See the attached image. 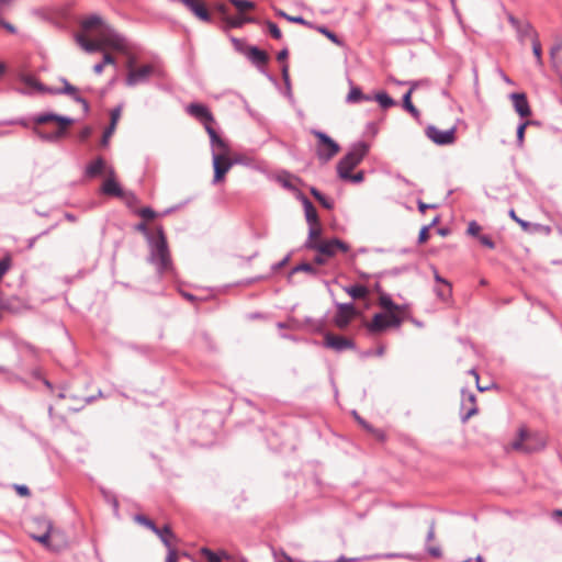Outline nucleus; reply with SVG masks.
I'll use <instances>...</instances> for the list:
<instances>
[{"label": "nucleus", "mask_w": 562, "mask_h": 562, "mask_svg": "<svg viewBox=\"0 0 562 562\" xmlns=\"http://www.w3.org/2000/svg\"><path fill=\"white\" fill-rule=\"evenodd\" d=\"M149 256L148 261L155 266L159 274L167 273L172 270V261L167 244V239L161 226L157 227V238L150 239L148 243Z\"/></svg>", "instance_id": "nucleus-1"}, {"label": "nucleus", "mask_w": 562, "mask_h": 562, "mask_svg": "<svg viewBox=\"0 0 562 562\" xmlns=\"http://www.w3.org/2000/svg\"><path fill=\"white\" fill-rule=\"evenodd\" d=\"M33 122L36 125L46 124L49 122L57 123L58 127L54 132H44L37 126L33 127V133L37 135L42 140L57 142L66 135L67 128L72 124L74 120L68 116H63L55 113H40L33 117Z\"/></svg>", "instance_id": "nucleus-2"}, {"label": "nucleus", "mask_w": 562, "mask_h": 562, "mask_svg": "<svg viewBox=\"0 0 562 562\" xmlns=\"http://www.w3.org/2000/svg\"><path fill=\"white\" fill-rule=\"evenodd\" d=\"M127 75L125 83L127 87H135L138 85L147 83L153 76L159 75V68L156 64H146L136 66V58L130 56L126 61Z\"/></svg>", "instance_id": "nucleus-3"}, {"label": "nucleus", "mask_w": 562, "mask_h": 562, "mask_svg": "<svg viewBox=\"0 0 562 562\" xmlns=\"http://www.w3.org/2000/svg\"><path fill=\"white\" fill-rule=\"evenodd\" d=\"M369 153V145L364 142L355 143L348 153L337 164L339 177L347 176V171H352Z\"/></svg>", "instance_id": "nucleus-4"}, {"label": "nucleus", "mask_w": 562, "mask_h": 562, "mask_svg": "<svg viewBox=\"0 0 562 562\" xmlns=\"http://www.w3.org/2000/svg\"><path fill=\"white\" fill-rule=\"evenodd\" d=\"M97 37L102 45V48H112L115 50H124L126 48V40L121 34H119L113 27L109 24L102 25L99 32L97 33Z\"/></svg>", "instance_id": "nucleus-5"}, {"label": "nucleus", "mask_w": 562, "mask_h": 562, "mask_svg": "<svg viewBox=\"0 0 562 562\" xmlns=\"http://www.w3.org/2000/svg\"><path fill=\"white\" fill-rule=\"evenodd\" d=\"M313 134L318 139L316 155L322 162H328L336 156L340 149L339 145L330 138L326 133L321 131H313Z\"/></svg>", "instance_id": "nucleus-6"}, {"label": "nucleus", "mask_w": 562, "mask_h": 562, "mask_svg": "<svg viewBox=\"0 0 562 562\" xmlns=\"http://www.w3.org/2000/svg\"><path fill=\"white\" fill-rule=\"evenodd\" d=\"M402 319L395 313H376L367 328L372 334L382 333L390 327H400Z\"/></svg>", "instance_id": "nucleus-7"}, {"label": "nucleus", "mask_w": 562, "mask_h": 562, "mask_svg": "<svg viewBox=\"0 0 562 562\" xmlns=\"http://www.w3.org/2000/svg\"><path fill=\"white\" fill-rule=\"evenodd\" d=\"M544 445L542 438L535 437L528 434L527 430L520 429L519 437L513 441L512 447L515 450L530 453L542 449Z\"/></svg>", "instance_id": "nucleus-8"}, {"label": "nucleus", "mask_w": 562, "mask_h": 562, "mask_svg": "<svg viewBox=\"0 0 562 562\" xmlns=\"http://www.w3.org/2000/svg\"><path fill=\"white\" fill-rule=\"evenodd\" d=\"M507 20L509 24L515 29L517 38L520 43H524L527 38H530L532 42L539 36L538 32L535 30L530 22L520 21L512 13H507Z\"/></svg>", "instance_id": "nucleus-9"}, {"label": "nucleus", "mask_w": 562, "mask_h": 562, "mask_svg": "<svg viewBox=\"0 0 562 562\" xmlns=\"http://www.w3.org/2000/svg\"><path fill=\"white\" fill-rule=\"evenodd\" d=\"M426 135L437 145H450L456 139V128L451 127L446 131H441L434 125H429L426 128Z\"/></svg>", "instance_id": "nucleus-10"}, {"label": "nucleus", "mask_w": 562, "mask_h": 562, "mask_svg": "<svg viewBox=\"0 0 562 562\" xmlns=\"http://www.w3.org/2000/svg\"><path fill=\"white\" fill-rule=\"evenodd\" d=\"M212 158H213V168H214L213 182L217 183L224 179L225 175L232 168L233 162L226 156V153H213Z\"/></svg>", "instance_id": "nucleus-11"}, {"label": "nucleus", "mask_w": 562, "mask_h": 562, "mask_svg": "<svg viewBox=\"0 0 562 562\" xmlns=\"http://www.w3.org/2000/svg\"><path fill=\"white\" fill-rule=\"evenodd\" d=\"M337 313L334 317L335 325L344 329L356 315V308L352 303H336Z\"/></svg>", "instance_id": "nucleus-12"}, {"label": "nucleus", "mask_w": 562, "mask_h": 562, "mask_svg": "<svg viewBox=\"0 0 562 562\" xmlns=\"http://www.w3.org/2000/svg\"><path fill=\"white\" fill-rule=\"evenodd\" d=\"M314 250L329 258L335 256L338 251L347 252L349 250V246L342 240L334 238L330 240L319 241Z\"/></svg>", "instance_id": "nucleus-13"}, {"label": "nucleus", "mask_w": 562, "mask_h": 562, "mask_svg": "<svg viewBox=\"0 0 562 562\" xmlns=\"http://www.w3.org/2000/svg\"><path fill=\"white\" fill-rule=\"evenodd\" d=\"M187 112L200 121L204 127H206V124L211 125L214 122L213 114L204 104L191 103L187 106Z\"/></svg>", "instance_id": "nucleus-14"}, {"label": "nucleus", "mask_w": 562, "mask_h": 562, "mask_svg": "<svg viewBox=\"0 0 562 562\" xmlns=\"http://www.w3.org/2000/svg\"><path fill=\"white\" fill-rule=\"evenodd\" d=\"M324 346L338 352L355 348V344L351 339L333 334L325 335Z\"/></svg>", "instance_id": "nucleus-15"}, {"label": "nucleus", "mask_w": 562, "mask_h": 562, "mask_svg": "<svg viewBox=\"0 0 562 562\" xmlns=\"http://www.w3.org/2000/svg\"><path fill=\"white\" fill-rule=\"evenodd\" d=\"M103 172H106L108 176H114V169L112 167H108L105 160L102 157L95 158L93 161L87 165L85 169V175L88 178L99 177Z\"/></svg>", "instance_id": "nucleus-16"}, {"label": "nucleus", "mask_w": 562, "mask_h": 562, "mask_svg": "<svg viewBox=\"0 0 562 562\" xmlns=\"http://www.w3.org/2000/svg\"><path fill=\"white\" fill-rule=\"evenodd\" d=\"M184 4L196 18L203 22H211L212 16L207 11L206 7L198 0H179Z\"/></svg>", "instance_id": "nucleus-17"}, {"label": "nucleus", "mask_w": 562, "mask_h": 562, "mask_svg": "<svg viewBox=\"0 0 562 562\" xmlns=\"http://www.w3.org/2000/svg\"><path fill=\"white\" fill-rule=\"evenodd\" d=\"M64 88L63 89H48L49 93H65L70 95L76 102L82 104L83 110L87 112L89 110V104L87 100H85L78 92V89L70 85L66 79H63Z\"/></svg>", "instance_id": "nucleus-18"}, {"label": "nucleus", "mask_w": 562, "mask_h": 562, "mask_svg": "<svg viewBox=\"0 0 562 562\" xmlns=\"http://www.w3.org/2000/svg\"><path fill=\"white\" fill-rule=\"evenodd\" d=\"M510 100L513 101L515 111L521 117H528L531 115V110L525 93L514 92L510 94Z\"/></svg>", "instance_id": "nucleus-19"}, {"label": "nucleus", "mask_w": 562, "mask_h": 562, "mask_svg": "<svg viewBox=\"0 0 562 562\" xmlns=\"http://www.w3.org/2000/svg\"><path fill=\"white\" fill-rule=\"evenodd\" d=\"M205 131L210 136L212 154L213 153H226L227 146H226L225 142L216 133V131L212 127V124L211 125L206 124Z\"/></svg>", "instance_id": "nucleus-20"}, {"label": "nucleus", "mask_w": 562, "mask_h": 562, "mask_svg": "<svg viewBox=\"0 0 562 562\" xmlns=\"http://www.w3.org/2000/svg\"><path fill=\"white\" fill-rule=\"evenodd\" d=\"M76 41L80 45V47L85 49L87 53H95L103 50L98 37H95V40H88L86 35L78 34L76 36Z\"/></svg>", "instance_id": "nucleus-21"}, {"label": "nucleus", "mask_w": 562, "mask_h": 562, "mask_svg": "<svg viewBox=\"0 0 562 562\" xmlns=\"http://www.w3.org/2000/svg\"><path fill=\"white\" fill-rule=\"evenodd\" d=\"M80 25H81L82 31L86 33H89L93 30H95L98 33L99 30L101 29V26L105 25V23L103 22V20L100 15L91 14V15L85 18L81 21Z\"/></svg>", "instance_id": "nucleus-22"}, {"label": "nucleus", "mask_w": 562, "mask_h": 562, "mask_svg": "<svg viewBox=\"0 0 562 562\" xmlns=\"http://www.w3.org/2000/svg\"><path fill=\"white\" fill-rule=\"evenodd\" d=\"M246 56L257 67L265 66L268 61L267 53L256 46H250L246 53Z\"/></svg>", "instance_id": "nucleus-23"}, {"label": "nucleus", "mask_w": 562, "mask_h": 562, "mask_svg": "<svg viewBox=\"0 0 562 562\" xmlns=\"http://www.w3.org/2000/svg\"><path fill=\"white\" fill-rule=\"evenodd\" d=\"M322 234L321 224H308V237L304 244L305 248L314 249L318 245V238Z\"/></svg>", "instance_id": "nucleus-24"}, {"label": "nucleus", "mask_w": 562, "mask_h": 562, "mask_svg": "<svg viewBox=\"0 0 562 562\" xmlns=\"http://www.w3.org/2000/svg\"><path fill=\"white\" fill-rule=\"evenodd\" d=\"M302 204H303V207H304V213H305V218H306L307 224H317V223H319L318 214H317V211H316L315 206L304 195L302 196Z\"/></svg>", "instance_id": "nucleus-25"}, {"label": "nucleus", "mask_w": 562, "mask_h": 562, "mask_svg": "<svg viewBox=\"0 0 562 562\" xmlns=\"http://www.w3.org/2000/svg\"><path fill=\"white\" fill-rule=\"evenodd\" d=\"M102 192L113 196H122L123 194V191L120 184L115 181L114 176H109V178L103 182Z\"/></svg>", "instance_id": "nucleus-26"}, {"label": "nucleus", "mask_w": 562, "mask_h": 562, "mask_svg": "<svg viewBox=\"0 0 562 562\" xmlns=\"http://www.w3.org/2000/svg\"><path fill=\"white\" fill-rule=\"evenodd\" d=\"M362 101H372V97L362 93L361 89L356 86H351L349 93L346 97V102L353 104Z\"/></svg>", "instance_id": "nucleus-27"}, {"label": "nucleus", "mask_w": 562, "mask_h": 562, "mask_svg": "<svg viewBox=\"0 0 562 562\" xmlns=\"http://www.w3.org/2000/svg\"><path fill=\"white\" fill-rule=\"evenodd\" d=\"M158 538L161 540V542L165 544L167 549H172L173 543L172 540L176 539L175 533L170 529L169 526H164L162 528L158 527V533H156Z\"/></svg>", "instance_id": "nucleus-28"}, {"label": "nucleus", "mask_w": 562, "mask_h": 562, "mask_svg": "<svg viewBox=\"0 0 562 562\" xmlns=\"http://www.w3.org/2000/svg\"><path fill=\"white\" fill-rule=\"evenodd\" d=\"M344 291L353 300L366 299L369 294L368 288L360 284L344 286Z\"/></svg>", "instance_id": "nucleus-29"}, {"label": "nucleus", "mask_w": 562, "mask_h": 562, "mask_svg": "<svg viewBox=\"0 0 562 562\" xmlns=\"http://www.w3.org/2000/svg\"><path fill=\"white\" fill-rule=\"evenodd\" d=\"M372 100H375L382 109H389L395 105V101L386 92H378Z\"/></svg>", "instance_id": "nucleus-30"}, {"label": "nucleus", "mask_w": 562, "mask_h": 562, "mask_svg": "<svg viewBox=\"0 0 562 562\" xmlns=\"http://www.w3.org/2000/svg\"><path fill=\"white\" fill-rule=\"evenodd\" d=\"M412 90H408L404 95H403V108L408 111L415 119H418L420 113L419 111L416 109V106L412 103Z\"/></svg>", "instance_id": "nucleus-31"}, {"label": "nucleus", "mask_w": 562, "mask_h": 562, "mask_svg": "<svg viewBox=\"0 0 562 562\" xmlns=\"http://www.w3.org/2000/svg\"><path fill=\"white\" fill-rule=\"evenodd\" d=\"M379 304L381 307L385 308L386 311H389L390 313H395L397 311H400V306L396 305L390 295L387 294H381L380 299H379Z\"/></svg>", "instance_id": "nucleus-32"}, {"label": "nucleus", "mask_w": 562, "mask_h": 562, "mask_svg": "<svg viewBox=\"0 0 562 562\" xmlns=\"http://www.w3.org/2000/svg\"><path fill=\"white\" fill-rule=\"evenodd\" d=\"M21 80L29 89L37 90L41 92H48L47 88H45L41 82L31 76H23Z\"/></svg>", "instance_id": "nucleus-33"}, {"label": "nucleus", "mask_w": 562, "mask_h": 562, "mask_svg": "<svg viewBox=\"0 0 562 562\" xmlns=\"http://www.w3.org/2000/svg\"><path fill=\"white\" fill-rule=\"evenodd\" d=\"M311 194L327 210H331L334 207V201L326 198L317 189L311 188Z\"/></svg>", "instance_id": "nucleus-34"}, {"label": "nucleus", "mask_w": 562, "mask_h": 562, "mask_svg": "<svg viewBox=\"0 0 562 562\" xmlns=\"http://www.w3.org/2000/svg\"><path fill=\"white\" fill-rule=\"evenodd\" d=\"M105 65H114V66H116L115 58L111 54H109V53H105L103 55V59H102L101 63L94 65L93 71L97 75H101Z\"/></svg>", "instance_id": "nucleus-35"}, {"label": "nucleus", "mask_w": 562, "mask_h": 562, "mask_svg": "<svg viewBox=\"0 0 562 562\" xmlns=\"http://www.w3.org/2000/svg\"><path fill=\"white\" fill-rule=\"evenodd\" d=\"M531 43H532V53H533V56L536 58V64L539 67H542L543 66V58H542V48H541V44H540V41H539V36L537 38H535Z\"/></svg>", "instance_id": "nucleus-36"}, {"label": "nucleus", "mask_w": 562, "mask_h": 562, "mask_svg": "<svg viewBox=\"0 0 562 562\" xmlns=\"http://www.w3.org/2000/svg\"><path fill=\"white\" fill-rule=\"evenodd\" d=\"M317 31L324 34L330 42L336 44L337 46H342L344 42L330 30L325 26H317Z\"/></svg>", "instance_id": "nucleus-37"}, {"label": "nucleus", "mask_w": 562, "mask_h": 562, "mask_svg": "<svg viewBox=\"0 0 562 562\" xmlns=\"http://www.w3.org/2000/svg\"><path fill=\"white\" fill-rule=\"evenodd\" d=\"M135 521H137L138 524L143 525L144 527L148 528L149 530H151L154 533H158V527L154 524L153 520H150L149 518H147L146 516L144 515H136L135 516Z\"/></svg>", "instance_id": "nucleus-38"}, {"label": "nucleus", "mask_w": 562, "mask_h": 562, "mask_svg": "<svg viewBox=\"0 0 562 562\" xmlns=\"http://www.w3.org/2000/svg\"><path fill=\"white\" fill-rule=\"evenodd\" d=\"M467 401L471 404V407L468 409L467 414L462 416V422H467L473 415L477 413V408L475 406V396L472 393L467 395Z\"/></svg>", "instance_id": "nucleus-39"}, {"label": "nucleus", "mask_w": 562, "mask_h": 562, "mask_svg": "<svg viewBox=\"0 0 562 562\" xmlns=\"http://www.w3.org/2000/svg\"><path fill=\"white\" fill-rule=\"evenodd\" d=\"M229 2L240 12L255 8V3L249 0H229Z\"/></svg>", "instance_id": "nucleus-40"}, {"label": "nucleus", "mask_w": 562, "mask_h": 562, "mask_svg": "<svg viewBox=\"0 0 562 562\" xmlns=\"http://www.w3.org/2000/svg\"><path fill=\"white\" fill-rule=\"evenodd\" d=\"M296 272H307V273H311V274H316L317 273V269L312 263L303 262V263H300V265L295 266L292 269V273H296Z\"/></svg>", "instance_id": "nucleus-41"}, {"label": "nucleus", "mask_w": 562, "mask_h": 562, "mask_svg": "<svg viewBox=\"0 0 562 562\" xmlns=\"http://www.w3.org/2000/svg\"><path fill=\"white\" fill-rule=\"evenodd\" d=\"M277 14L285 20H288L289 22H292V23H297V24H303V25H310V23L302 16H292V15H289L286 14L284 11L282 10H278L277 11Z\"/></svg>", "instance_id": "nucleus-42"}, {"label": "nucleus", "mask_w": 562, "mask_h": 562, "mask_svg": "<svg viewBox=\"0 0 562 562\" xmlns=\"http://www.w3.org/2000/svg\"><path fill=\"white\" fill-rule=\"evenodd\" d=\"M528 124H529L528 121L527 122H522L517 127V132H516V134H517V146L519 148H522V146H524L525 131H526V127H527Z\"/></svg>", "instance_id": "nucleus-43"}, {"label": "nucleus", "mask_w": 562, "mask_h": 562, "mask_svg": "<svg viewBox=\"0 0 562 562\" xmlns=\"http://www.w3.org/2000/svg\"><path fill=\"white\" fill-rule=\"evenodd\" d=\"M342 180L350 181L353 183H360L364 180V172L359 171L355 175L351 173V171H347V176L340 177Z\"/></svg>", "instance_id": "nucleus-44"}, {"label": "nucleus", "mask_w": 562, "mask_h": 562, "mask_svg": "<svg viewBox=\"0 0 562 562\" xmlns=\"http://www.w3.org/2000/svg\"><path fill=\"white\" fill-rule=\"evenodd\" d=\"M201 554L209 561V562H221L220 554L213 552L212 550L207 548L201 549Z\"/></svg>", "instance_id": "nucleus-45"}, {"label": "nucleus", "mask_w": 562, "mask_h": 562, "mask_svg": "<svg viewBox=\"0 0 562 562\" xmlns=\"http://www.w3.org/2000/svg\"><path fill=\"white\" fill-rule=\"evenodd\" d=\"M266 25H267V29H268L270 35L273 38L280 40L282 37V33L276 23H273L271 21H266Z\"/></svg>", "instance_id": "nucleus-46"}, {"label": "nucleus", "mask_w": 562, "mask_h": 562, "mask_svg": "<svg viewBox=\"0 0 562 562\" xmlns=\"http://www.w3.org/2000/svg\"><path fill=\"white\" fill-rule=\"evenodd\" d=\"M136 229H137L138 232H140V233H143V234H144V236H145V237H146V239H147V243H149V240H150V239L153 240V239L157 238V233H156V234H153V233L148 229V227H147V225H146L145 223H139V224H137Z\"/></svg>", "instance_id": "nucleus-47"}, {"label": "nucleus", "mask_w": 562, "mask_h": 562, "mask_svg": "<svg viewBox=\"0 0 562 562\" xmlns=\"http://www.w3.org/2000/svg\"><path fill=\"white\" fill-rule=\"evenodd\" d=\"M50 528L52 527L48 526L45 532H43L42 535H33V539L47 547L49 541Z\"/></svg>", "instance_id": "nucleus-48"}, {"label": "nucleus", "mask_w": 562, "mask_h": 562, "mask_svg": "<svg viewBox=\"0 0 562 562\" xmlns=\"http://www.w3.org/2000/svg\"><path fill=\"white\" fill-rule=\"evenodd\" d=\"M255 22L254 18H234L228 21L233 27H240L244 23Z\"/></svg>", "instance_id": "nucleus-49"}, {"label": "nucleus", "mask_w": 562, "mask_h": 562, "mask_svg": "<svg viewBox=\"0 0 562 562\" xmlns=\"http://www.w3.org/2000/svg\"><path fill=\"white\" fill-rule=\"evenodd\" d=\"M508 214H509L510 218H513L517 224H519V225H520V227H521L524 231H528V229H529V227H530V223H529V222H527V221L521 220L520 217H518V216L516 215L515 210H513V209H512V210L509 211V213H508Z\"/></svg>", "instance_id": "nucleus-50"}, {"label": "nucleus", "mask_w": 562, "mask_h": 562, "mask_svg": "<svg viewBox=\"0 0 562 562\" xmlns=\"http://www.w3.org/2000/svg\"><path fill=\"white\" fill-rule=\"evenodd\" d=\"M116 127L109 125L102 135L101 145L106 146Z\"/></svg>", "instance_id": "nucleus-51"}, {"label": "nucleus", "mask_w": 562, "mask_h": 562, "mask_svg": "<svg viewBox=\"0 0 562 562\" xmlns=\"http://www.w3.org/2000/svg\"><path fill=\"white\" fill-rule=\"evenodd\" d=\"M480 232H481V226L475 221H472L469 223V225H468V234L469 235L479 238V236H481Z\"/></svg>", "instance_id": "nucleus-52"}, {"label": "nucleus", "mask_w": 562, "mask_h": 562, "mask_svg": "<svg viewBox=\"0 0 562 562\" xmlns=\"http://www.w3.org/2000/svg\"><path fill=\"white\" fill-rule=\"evenodd\" d=\"M561 49H562V40L559 43L554 44L550 49V57H551L554 66H557L555 59L559 56Z\"/></svg>", "instance_id": "nucleus-53"}, {"label": "nucleus", "mask_w": 562, "mask_h": 562, "mask_svg": "<svg viewBox=\"0 0 562 562\" xmlns=\"http://www.w3.org/2000/svg\"><path fill=\"white\" fill-rule=\"evenodd\" d=\"M10 267H11V259L9 257H5L0 260V279L3 278V276L10 269Z\"/></svg>", "instance_id": "nucleus-54"}, {"label": "nucleus", "mask_w": 562, "mask_h": 562, "mask_svg": "<svg viewBox=\"0 0 562 562\" xmlns=\"http://www.w3.org/2000/svg\"><path fill=\"white\" fill-rule=\"evenodd\" d=\"M479 240L480 243L490 248V249H494L495 248V243L493 241V239L488 236V235H481L479 236Z\"/></svg>", "instance_id": "nucleus-55"}, {"label": "nucleus", "mask_w": 562, "mask_h": 562, "mask_svg": "<svg viewBox=\"0 0 562 562\" xmlns=\"http://www.w3.org/2000/svg\"><path fill=\"white\" fill-rule=\"evenodd\" d=\"M139 215L145 220H153L156 217V213L150 207H143L139 210Z\"/></svg>", "instance_id": "nucleus-56"}, {"label": "nucleus", "mask_w": 562, "mask_h": 562, "mask_svg": "<svg viewBox=\"0 0 562 562\" xmlns=\"http://www.w3.org/2000/svg\"><path fill=\"white\" fill-rule=\"evenodd\" d=\"M121 117V108H115L111 111V122L110 125L116 127L117 121Z\"/></svg>", "instance_id": "nucleus-57"}, {"label": "nucleus", "mask_w": 562, "mask_h": 562, "mask_svg": "<svg viewBox=\"0 0 562 562\" xmlns=\"http://www.w3.org/2000/svg\"><path fill=\"white\" fill-rule=\"evenodd\" d=\"M428 229H429V226H424L420 232H419V235H418V241L419 243H425L429 235H428Z\"/></svg>", "instance_id": "nucleus-58"}, {"label": "nucleus", "mask_w": 562, "mask_h": 562, "mask_svg": "<svg viewBox=\"0 0 562 562\" xmlns=\"http://www.w3.org/2000/svg\"><path fill=\"white\" fill-rule=\"evenodd\" d=\"M436 293H437V295L440 299L445 300L448 296H450V294H451V286L450 288H446V289H436Z\"/></svg>", "instance_id": "nucleus-59"}, {"label": "nucleus", "mask_w": 562, "mask_h": 562, "mask_svg": "<svg viewBox=\"0 0 562 562\" xmlns=\"http://www.w3.org/2000/svg\"><path fill=\"white\" fill-rule=\"evenodd\" d=\"M396 83L398 85H409V89L408 90H412V93L417 89V87H419L423 81H407V82H402V81H396Z\"/></svg>", "instance_id": "nucleus-60"}, {"label": "nucleus", "mask_w": 562, "mask_h": 562, "mask_svg": "<svg viewBox=\"0 0 562 562\" xmlns=\"http://www.w3.org/2000/svg\"><path fill=\"white\" fill-rule=\"evenodd\" d=\"M16 492L22 496H29L30 490L26 485H16L15 486Z\"/></svg>", "instance_id": "nucleus-61"}, {"label": "nucleus", "mask_w": 562, "mask_h": 562, "mask_svg": "<svg viewBox=\"0 0 562 562\" xmlns=\"http://www.w3.org/2000/svg\"><path fill=\"white\" fill-rule=\"evenodd\" d=\"M165 562H177V554L175 548L168 549V555Z\"/></svg>", "instance_id": "nucleus-62"}, {"label": "nucleus", "mask_w": 562, "mask_h": 562, "mask_svg": "<svg viewBox=\"0 0 562 562\" xmlns=\"http://www.w3.org/2000/svg\"><path fill=\"white\" fill-rule=\"evenodd\" d=\"M426 550L432 557L438 558L441 555V551L438 547H428Z\"/></svg>", "instance_id": "nucleus-63"}, {"label": "nucleus", "mask_w": 562, "mask_h": 562, "mask_svg": "<svg viewBox=\"0 0 562 562\" xmlns=\"http://www.w3.org/2000/svg\"><path fill=\"white\" fill-rule=\"evenodd\" d=\"M326 256L325 255H321L319 252L314 257V262L316 265H324L326 262Z\"/></svg>", "instance_id": "nucleus-64"}]
</instances>
